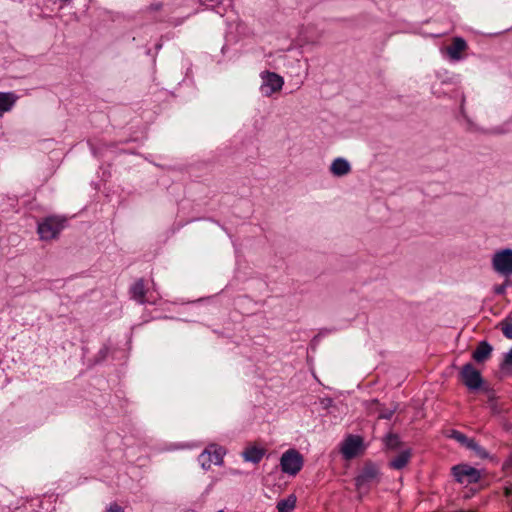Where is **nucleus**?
Returning <instances> with one entry per match:
<instances>
[{
	"mask_svg": "<svg viewBox=\"0 0 512 512\" xmlns=\"http://www.w3.org/2000/svg\"><path fill=\"white\" fill-rule=\"evenodd\" d=\"M67 219L61 216H48L38 223L37 232L41 240H52L58 237L65 228Z\"/></svg>",
	"mask_w": 512,
	"mask_h": 512,
	"instance_id": "obj_1",
	"label": "nucleus"
},
{
	"mask_svg": "<svg viewBox=\"0 0 512 512\" xmlns=\"http://www.w3.org/2000/svg\"><path fill=\"white\" fill-rule=\"evenodd\" d=\"M303 464L302 454L294 448L285 451L280 458L281 471L290 476L297 475L302 469Z\"/></svg>",
	"mask_w": 512,
	"mask_h": 512,
	"instance_id": "obj_2",
	"label": "nucleus"
},
{
	"mask_svg": "<svg viewBox=\"0 0 512 512\" xmlns=\"http://www.w3.org/2000/svg\"><path fill=\"white\" fill-rule=\"evenodd\" d=\"M379 481V469L376 465L368 463L364 466L361 473L355 478L357 490L367 492L372 484Z\"/></svg>",
	"mask_w": 512,
	"mask_h": 512,
	"instance_id": "obj_3",
	"label": "nucleus"
},
{
	"mask_svg": "<svg viewBox=\"0 0 512 512\" xmlns=\"http://www.w3.org/2000/svg\"><path fill=\"white\" fill-rule=\"evenodd\" d=\"M224 450L218 445H210L199 456L198 462L204 470H209L214 465L223 463Z\"/></svg>",
	"mask_w": 512,
	"mask_h": 512,
	"instance_id": "obj_4",
	"label": "nucleus"
},
{
	"mask_svg": "<svg viewBox=\"0 0 512 512\" xmlns=\"http://www.w3.org/2000/svg\"><path fill=\"white\" fill-rule=\"evenodd\" d=\"M493 269L503 275H512V249H503L497 251L492 258Z\"/></svg>",
	"mask_w": 512,
	"mask_h": 512,
	"instance_id": "obj_5",
	"label": "nucleus"
},
{
	"mask_svg": "<svg viewBox=\"0 0 512 512\" xmlns=\"http://www.w3.org/2000/svg\"><path fill=\"white\" fill-rule=\"evenodd\" d=\"M460 377L464 385L470 390H478L482 386L483 379L480 371L471 363H467L462 367Z\"/></svg>",
	"mask_w": 512,
	"mask_h": 512,
	"instance_id": "obj_6",
	"label": "nucleus"
},
{
	"mask_svg": "<svg viewBox=\"0 0 512 512\" xmlns=\"http://www.w3.org/2000/svg\"><path fill=\"white\" fill-rule=\"evenodd\" d=\"M262 84L260 87L261 93L264 96H271L273 93L282 89L284 84L283 78L275 72L266 71L262 73Z\"/></svg>",
	"mask_w": 512,
	"mask_h": 512,
	"instance_id": "obj_7",
	"label": "nucleus"
},
{
	"mask_svg": "<svg viewBox=\"0 0 512 512\" xmlns=\"http://www.w3.org/2000/svg\"><path fill=\"white\" fill-rule=\"evenodd\" d=\"M456 481L460 483H476L480 480V472L468 465H457L452 468Z\"/></svg>",
	"mask_w": 512,
	"mask_h": 512,
	"instance_id": "obj_8",
	"label": "nucleus"
},
{
	"mask_svg": "<svg viewBox=\"0 0 512 512\" xmlns=\"http://www.w3.org/2000/svg\"><path fill=\"white\" fill-rule=\"evenodd\" d=\"M362 444L361 437L350 435L343 442L341 452L346 459H352L358 455Z\"/></svg>",
	"mask_w": 512,
	"mask_h": 512,
	"instance_id": "obj_9",
	"label": "nucleus"
},
{
	"mask_svg": "<svg viewBox=\"0 0 512 512\" xmlns=\"http://www.w3.org/2000/svg\"><path fill=\"white\" fill-rule=\"evenodd\" d=\"M467 48L466 41L461 37H456L453 39L450 46L446 48L448 56L452 60H460L462 58L461 53L465 51Z\"/></svg>",
	"mask_w": 512,
	"mask_h": 512,
	"instance_id": "obj_10",
	"label": "nucleus"
},
{
	"mask_svg": "<svg viewBox=\"0 0 512 512\" xmlns=\"http://www.w3.org/2000/svg\"><path fill=\"white\" fill-rule=\"evenodd\" d=\"M266 453V449L257 446H249L242 452L244 461L258 464Z\"/></svg>",
	"mask_w": 512,
	"mask_h": 512,
	"instance_id": "obj_11",
	"label": "nucleus"
},
{
	"mask_svg": "<svg viewBox=\"0 0 512 512\" xmlns=\"http://www.w3.org/2000/svg\"><path fill=\"white\" fill-rule=\"evenodd\" d=\"M18 97L13 92H0V117L14 107Z\"/></svg>",
	"mask_w": 512,
	"mask_h": 512,
	"instance_id": "obj_12",
	"label": "nucleus"
},
{
	"mask_svg": "<svg viewBox=\"0 0 512 512\" xmlns=\"http://www.w3.org/2000/svg\"><path fill=\"white\" fill-rule=\"evenodd\" d=\"M492 351H493V348L488 342L481 341L478 344L477 348L472 353V358L477 363H482V362L486 361L491 356Z\"/></svg>",
	"mask_w": 512,
	"mask_h": 512,
	"instance_id": "obj_13",
	"label": "nucleus"
},
{
	"mask_svg": "<svg viewBox=\"0 0 512 512\" xmlns=\"http://www.w3.org/2000/svg\"><path fill=\"white\" fill-rule=\"evenodd\" d=\"M131 298L140 304L146 303V289L142 278L138 279L130 288Z\"/></svg>",
	"mask_w": 512,
	"mask_h": 512,
	"instance_id": "obj_14",
	"label": "nucleus"
},
{
	"mask_svg": "<svg viewBox=\"0 0 512 512\" xmlns=\"http://www.w3.org/2000/svg\"><path fill=\"white\" fill-rule=\"evenodd\" d=\"M330 171L334 176L341 177L351 171V166L344 158H336L330 166Z\"/></svg>",
	"mask_w": 512,
	"mask_h": 512,
	"instance_id": "obj_15",
	"label": "nucleus"
},
{
	"mask_svg": "<svg viewBox=\"0 0 512 512\" xmlns=\"http://www.w3.org/2000/svg\"><path fill=\"white\" fill-rule=\"evenodd\" d=\"M410 458L411 451L409 449L404 450L390 461V466L394 469L400 470L408 464Z\"/></svg>",
	"mask_w": 512,
	"mask_h": 512,
	"instance_id": "obj_16",
	"label": "nucleus"
},
{
	"mask_svg": "<svg viewBox=\"0 0 512 512\" xmlns=\"http://www.w3.org/2000/svg\"><path fill=\"white\" fill-rule=\"evenodd\" d=\"M297 498L294 494H290L288 497L281 499L277 503L278 512H292L296 507Z\"/></svg>",
	"mask_w": 512,
	"mask_h": 512,
	"instance_id": "obj_17",
	"label": "nucleus"
},
{
	"mask_svg": "<svg viewBox=\"0 0 512 512\" xmlns=\"http://www.w3.org/2000/svg\"><path fill=\"white\" fill-rule=\"evenodd\" d=\"M371 404H374L377 406L376 410L379 412V415H378L379 419H387V420L391 419V417L393 416V414L395 413V411L398 408V405H396V404L393 405L391 408L380 407L377 400H372Z\"/></svg>",
	"mask_w": 512,
	"mask_h": 512,
	"instance_id": "obj_18",
	"label": "nucleus"
},
{
	"mask_svg": "<svg viewBox=\"0 0 512 512\" xmlns=\"http://www.w3.org/2000/svg\"><path fill=\"white\" fill-rule=\"evenodd\" d=\"M385 445L387 448L389 449H397L401 442H400V438L397 434H393V433H390L388 434L386 437H385Z\"/></svg>",
	"mask_w": 512,
	"mask_h": 512,
	"instance_id": "obj_19",
	"label": "nucleus"
},
{
	"mask_svg": "<svg viewBox=\"0 0 512 512\" xmlns=\"http://www.w3.org/2000/svg\"><path fill=\"white\" fill-rule=\"evenodd\" d=\"M501 326L505 337L512 339V319L502 322Z\"/></svg>",
	"mask_w": 512,
	"mask_h": 512,
	"instance_id": "obj_20",
	"label": "nucleus"
},
{
	"mask_svg": "<svg viewBox=\"0 0 512 512\" xmlns=\"http://www.w3.org/2000/svg\"><path fill=\"white\" fill-rule=\"evenodd\" d=\"M318 335L314 336L307 352L308 359H312L317 352Z\"/></svg>",
	"mask_w": 512,
	"mask_h": 512,
	"instance_id": "obj_21",
	"label": "nucleus"
},
{
	"mask_svg": "<svg viewBox=\"0 0 512 512\" xmlns=\"http://www.w3.org/2000/svg\"><path fill=\"white\" fill-rule=\"evenodd\" d=\"M512 368V349L505 355L502 363V369Z\"/></svg>",
	"mask_w": 512,
	"mask_h": 512,
	"instance_id": "obj_22",
	"label": "nucleus"
},
{
	"mask_svg": "<svg viewBox=\"0 0 512 512\" xmlns=\"http://www.w3.org/2000/svg\"><path fill=\"white\" fill-rule=\"evenodd\" d=\"M106 512H124L123 508L116 502L111 503Z\"/></svg>",
	"mask_w": 512,
	"mask_h": 512,
	"instance_id": "obj_23",
	"label": "nucleus"
},
{
	"mask_svg": "<svg viewBox=\"0 0 512 512\" xmlns=\"http://www.w3.org/2000/svg\"><path fill=\"white\" fill-rule=\"evenodd\" d=\"M452 436H453L454 439H456L457 441H459L461 443H464L467 440V437L464 434H462L461 432H458V431H454Z\"/></svg>",
	"mask_w": 512,
	"mask_h": 512,
	"instance_id": "obj_24",
	"label": "nucleus"
},
{
	"mask_svg": "<svg viewBox=\"0 0 512 512\" xmlns=\"http://www.w3.org/2000/svg\"><path fill=\"white\" fill-rule=\"evenodd\" d=\"M163 4L161 2H157V3H152L151 5H149V7L147 8L149 11L153 12V11H158L162 8Z\"/></svg>",
	"mask_w": 512,
	"mask_h": 512,
	"instance_id": "obj_25",
	"label": "nucleus"
},
{
	"mask_svg": "<svg viewBox=\"0 0 512 512\" xmlns=\"http://www.w3.org/2000/svg\"><path fill=\"white\" fill-rule=\"evenodd\" d=\"M505 290H506V284H502V285L496 286L494 288V292L499 295L504 294Z\"/></svg>",
	"mask_w": 512,
	"mask_h": 512,
	"instance_id": "obj_26",
	"label": "nucleus"
},
{
	"mask_svg": "<svg viewBox=\"0 0 512 512\" xmlns=\"http://www.w3.org/2000/svg\"><path fill=\"white\" fill-rule=\"evenodd\" d=\"M321 405H322V408H330L332 405V400L331 399H322Z\"/></svg>",
	"mask_w": 512,
	"mask_h": 512,
	"instance_id": "obj_27",
	"label": "nucleus"
},
{
	"mask_svg": "<svg viewBox=\"0 0 512 512\" xmlns=\"http://www.w3.org/2000/svg\"><path fill=\"white\" fill-rule=\"evenodd\" d=\"M204 2H210L212 6L222 4L223 0H203Z\"/></svg>",
	"mask_w": 512,
	"mask_h": 512,
	"instance_id": "obj_28",
	"label": "nucleus"
},
{
	"mask_svg": "<svg viewBox=\"0 0 512 512\" xmlns=\"http://www.w3.org/2000/svg\"><path fill=\"white\" fill-rule=\"evenodd\" d=\"M505 495L506 496L512 495V487L511 486L505 487Z\"/></svg>",
	"mask_w": 512,
	"mask_h": 512,
	"instance_id": "obj_29",
	"label": "nucleus"
},
{
	"mask_svg": "<svg viewBox=\"0 0 512 512\" xmlns=\"http://www.w3.org/2000/svg\"><path fill=\"white\" fill-rule=\"evenodd\" d=\"M468 446H469V447H471V448H475V449H476V447H477V445H476L473 441H470V442L468 443Z\"/></svg>",
	"mask_w": 512,
	"mask_h": 512,
	"instance_id": "obj_30",
	"label": "nucleus"
},
{
	"mask_svg": "<svg viewBox=\"0 0 512 512\" xmlns=\"http://www.w3.org/2000/svg\"><path fill=\"white\" fill-rule=\"evenodd\" d=\"M313 375H314V378L319 381V379L317 378V375L313 372Z\"/></svg>",
	"mask_w": 512,
	"mask_h": 512,
	"instance_id": "obj_31",
	"label": "nucleus"
},
{
	"mask_svg": "<svg viewBox=\"0 0 512 512\" xmlns=\"http://www.w3.org/2000/svg\"><path fill=\"white\" fill-rule=\"evenodd\" d=\"M217 512H224V511H223V510H219V511H217Z\"/></svg>",
	"mask_w": 512,
	"mask_h": 512,
	"instance_id": "obj_32",
	"label": "nucleus"
}]
</instances>
